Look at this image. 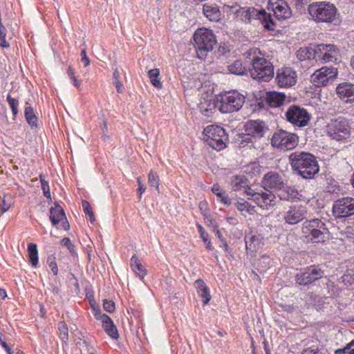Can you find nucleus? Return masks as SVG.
Here are the masks:
<instances>
[{
	"mask_svg": "<svg viewBox=\"0 0 354 354\" xmlns=\"http://www.w3.org/2000/svg\"><path fill=\"white\" fill-rule=\"evenodd\" d=\"M289 160L294 171L305 179H311L319 171L315 157L306 152H294L289 156Z\"/></svg>",
	"mask_w": 354,
	"mask_h": 354,
	"instance_id": "1",
	"label": "nucleus"
},
{
	"mask_svg": "<svg viewBox=\"0 0 354 354\" xmlns=\"http://www.w3.org/2000/svg\"><path fill=\"white\" fill-rule=\"evenodd\" d=\"M194 39L198 57L200 59H204L216 44L214 34L207 28L198 29L194 35Z\"/></svg>",
	"mask_w": 354,
	"mask_h": 354,
	"instance_id": "2",
	"label": "nucleus"
},
{
	"mask_svg": "<svg viewBox=\"0 0 354 354\" xmlns=\"http://www.w3.org/2000/svg\"><path fill=\"white\" fill-rule=\"evenodd\" d=\"M308 12L317 22L331 23L334 21L337 8L329 2H315L308 6Z\"/></svg>",
	"mask_w": 354,
	"mask_h": 354,
	"instance_id": "3",
	"label": "nucleus"
},
{
	"mask_svg": "<svg viewBox=\"0 0 354 354\" xmlns=\"http://www.w3.org/2000/svg\"><path fill=\"white\" fill-rule=\"evenodd\" d=\"M244 102V95L236 90H230L218 95V110L222 113L237 111L242 107Z\"/></svg>",
	"mask_w": 354,
	"mask_h": 354,
	"instance_id": "4",
	"label": "nucleus"
},
{
	"mask_svg": "<svg viewBox=\"0 0 354 354\" xmlns=\"http://www.w3.org/2000/svg\"><path fill=\"white\" fill-rule=\"evenodd\" d=\"M251 64L250 75L258 82H268L274 77L273 66L266 58L254 57L252 59Z\"/></svg>",
	"mask_w": 354,
	"mask_h": 354,
	"instance_id": "5",
	"label": "nucleus"
},
{
	"mask_svg": "<svg viewBox=\"0 0 354 354\" xmlns=\"http://www.w3.org/2000/svg\"><path fill=\"white\" fill-rule=\"evenodd\" d=\"M203 140L214 149L221 151L226 147L227 135L222 127L209 125L203 130Z\"/></svg>",
	"mask_w": 354,
	"mask_h": 354,
	"instance_id": "6",
	"label": "nucleus"
},
{
	"mask_svg": "<svg viewBox=\"0 0 354 354\" xmlns=\"http://www.w3.org/2000/svg\"><path fill=\"white\" fill-rule=\"evenodd\" d=\"M245 192L248 196V200L253 201L263 209L268 210L274 207L277 204L275 195L268 190L267 192H263L261 189L259 191L257 189L249 187L245 189Z\"/></svg>",
	"mask_w": 354,
	"mask_h": 354,
	"instance_id": "7",
	"label": "nucleus"
},
{
	"mask_svg": "<svg viewBox=\"0 0 354 354\" xmlns=\"http://www.w3.org/2000/svg\"><path fill=\"white\" fill-rule=\"evenodd\" d=\"M298 142L297 134L282 129L275 131L271 139L272 145L281 150H291L297 146Z\"/></svg>",
	"mask_w": 354,
	"mask_h": 354,
	"instance_id": "8",
	"label": "nucleus"
},
{
	"mask_svg": "<svg viewBox=\"0 0 354 354\" xmlns=\"http://www.w3.org/2000/svg\"><path fill=\"white\" fill-rule=\"evenodd\" d=\"M214 90H203L201 93L198 108L201 114L209 119L213 116L216 108L218 109V103H217L218 95L214 94Z\"/></svg>",
	"mask_w": 354,
	"mask_h": 354,
	"instance_id": "9",
	"label": "nucleus"
},
{
	"mask_svg": "<svg viewBox=\"0 0 354 354\" xmlns=\"http://www.w3.org/2000/svg\"><path fill=\"white\" fill-rule=\"evenodd\" d=\"M333 215L336 218L354 215V198L347 196L335 201L333 205Z\"/></svg>",
	"mask_w": 354,
	"mask_h": 354,
	"instance_id": "10",
	"label": "nucleus"
},
{
	"mask_svg": "<svg viewBox=\"0 0 354 354\" xmlns=\"http://www.w3.org/2000/svg\"><path fill=\"white\" fill-rule=\"evenodd\" d=\"M337 70L333 67H322L317 70L310 77V81L315 87L326 86L337 77Z\"/></svg>",
	"mask_w": 354,
	"mask_h": 354,
	"instance_id": "11",
	"label": "nucleus"
},
{
	"mask_svg": "<svg viewBox=\"0 0 354 354\" xmlns=\"http://www.w3.org/2000/svg\"><path fill=\"white\" fill-rule=\"evenodd\" d=\"M286 117L288 122L299 127L307 126L310 119L306 109L295 105L288 108Z\"/></svg>",
	"mask_w": 354,
	"mask_h": 354,
	"instance_id": "12",
	"label": "nucleus"
},
{
	"mask_svg": "<svg viewBox=\"0 0 354 354\" xmlns=\"http://www.w3.org/2000/svg\"><path fill=\"white\" fill-rule=\"evenodd\" d=\"M327 133L332 139H345L349 135L348 122L343 118L332 120L327 126Z\"/></svg>",
	"mask_w": 354,
	"mask_h": 354,
	"instance_id": "13",
	"label": "nucleus"
},
{
	"mask_svg": "<svg viewBox=\"0 0 354 354\" xmlns=\"http://www.w3.org/2000/svg\"><path fill=\"white\" fill-rule=\"evenodd\" d=\"M297 79V72L290 67H283L277 71L275 80L281 88H289L295 86Z\"/></svg>",
	"mask_w": 354,
	"mask_h": 354,
	"instance_id": "14",
	"label": "nucleus"
},
{
	"mask_svg": "<svg viewBox=\"0 0 354 354\" xmlns=\"http://www.w3.org/2000/svg\"><path fill=\"white\" fill-rule=\"evenodd\" d=\"M317 62L322 63L334 62L337 60L339 50L333 44H320L317 45Z\"/></svg>",
	"mask_w": 354,
	"mask_h": 354,
	"instance_id": "15",
	"label": "nucleus"
},
{
	"mask_svg": "<svg viewBox=\"0 0 354 354\" xmlns=\"http://www.w3.org/2000/svg\"><path fill=\"white\" fill-rule=\"evenodd\" d=\"M324 275V272L315 266L308 268L304 272L297 274L296 281L299 285L306 286L313 281L321 279Z\"/></svg>",
	"mask_w": 354,
	"mask_h": 354,
	"instance_id": "16",
	"label": "nucleus"
},
{
	"mask_svg": "<svg viewBox=\"0 0 354 354\" xmlns=\"http://www.w3.org/2000/svg\"><path fill=\"white\" fill-rule=\"evenodd\" d=\"M307 208L303 205H294L284 214V220L290 225H295L306 218Z\"/></svg>",
	"mask_w": 354,
	"mask_h": 354,
	"instance_id": "17",
	"label": "nucleus"
},
{
	"mask_svg": "<svg viewBox=\"0 0 354 354\" xmlns=\"http://www.w3.org/2000/svg\"><path fill=\"white\" fill-rule=\"evenodd\" d=\"M269 6L279 20L288 19L292 15L291 9L284 0H270Z\"/></svg>",
	"mask_w": 354,
	"mask_h": 354,
	"instance_id": "18",
	"label": "nucleus"
},
{
	"mask_svg": "<svg viewBox=\"0 0 354 354\" xmlns=\"http://www.w3.org/2000/svg\"><path fill=\"white\" fill-rule=\"evenodd\" d=\"M250 23L252 19L259 20L263 27L268 30H273L274 23L270 14H268L263 9L257 10L250 8Z\"/></svg>",
	"mask_w": 354,
	"mask_h": 354,
	"instance_id": "19",
	"label": "nucleus"
},
{
	"mask_svg": "<svg viewBox=\"0 0 354 354\" xmlns=\"http://www.w3.org/2000/svg\"><path fill=\"white\" fill-rule=\"evenodd\" d=\"M50 219L55 226L61 223L64 230H68L70 228L64 211L58 203H55V206L50 209Z\"/></svg>",
	"mask_w": 354,
	"mask_h": 354,
	"instance_id": "20",
	"label": "nucleus"
},
{
	"mask_svg": "<svg viewBox=\"0 0 354 354\" xmlns=\"http://www.w3.org/2000/svg\"><path fill=\"white\" fill-rule=\"evenodd\" d=\"M283 180L281 176L275 172H268L266 174L262 180L263 187L268 190L281 189L283 187Z\"/></svg>",
	"mask_w": 354,
	"mask_h": 354,
	"instance_id": "21",
	"label": "nucleus"
},
{
	"mask_svg": "<svg viewBox=\"0 0 354 354\" xmlns=\"http://www.w3.org/2000/svg\"><path fill=\"white\" fill-rule=\"evenodd\" d=\"M245 127L248 135L256 137H263L268 130L266 123L260 120H249Z\"/></svg>",
	"mask_w": 354,
	"mask_h": 354,
	"instance_id": "22",
	"label": "nucleus"
},
{
	"mask_svg": "<svg viewBox=\"0 0 354 354\" xmlns=\"http://www.w3.org/2000/svg\"><path fill=\"white\" fill-rule=\"evenodd\" d=\"M286 100V95L275 91L266 93V101L272 107H278L283 104Z\"/></svg>",
	"mask_w": 354,
	"mask_h": 354,
	"instance_id": "23",
	"label": "nucleus"
},
{
	"mask_svg": "<svg viewBox=\"0 0 354 354\" xmlns=\"http://www.w3.org/2000/svg\"><path fill=\"white\" fill-rule=\"evenodd\" d=\"M204 15L212 21H218L221 18V12L216 5L205 3L203 6Z\"/></svg>",
	"mask_w": 354,
	"mask_h": 354,
	"instance_id": "24",
	"label": "nucleus"
},
{
	"mask_svg": "<svg viewBox=\"0 0 354 354\" xmlns=\"http://www.w3.org/2000/svg\"><path fill=\"white\" fill-rule=\"evenodd\" d=\"M317 45L314 47L300 48L297 51V57L299 60L315 59L317 61Z\"/></svg>",
	"mask_w": 354,
	"mask_h": 354,
	"instance_id": "25",
	"label": "nucleus"
},
{
	"mask_svg": "<svg viewBox=\"0 0 354 354\" xmlns=\"http://www.w3.org/2000/svg\"><path fill=\"white\" fill-rule=\"evenodd\" d=\"M324 226H326L325 223L320 219L315 218L310 221L308 220L303 224L302 232L306 235V237H308V232H310L312 229H324Z\"/></svg>",
	"mask_w": 354,
	"mask_h": 354,
	"instance_id": "26",
	"label": "nucleus"
},
{
	"mask_svg": "<svg viewBox=\"0 0 354 354\" xmlns=\"http://www.w3.org/2000/svg\"><path fill=\"white\" fill-rule=\"evenodd\" d=\"M103 317L104 320L102 322V327L106 333L113 339H118L119 335L118 330L111 319L109 316H104Z\"/></svg>",
	"mask_w": 354,
	"mask_h": 354,
	"instance_id": "27",
	"label": "nucleus"
},
{
	"mask_svg": "<svg viewBox=\"0 0 354 354\" xmlns=\"http://www.w3.org/2000/svg\"><path fill=\"white\" fill-rule=\"evenodd\" d=\"M130 264L133 271L139 276L140 279H144L147 274V270L140 263L138 257L134 254L130 260Z\"/></svg>",
	"mask_w": 354,
	"mask_h": 354,
	"instance_id": "28",
	"label": "nucleus"
},
{
	"mask_svg": "<svg viewBox=\"0 0 354 354\" xmlns=\"http://www.w3.org/2000/svg\"><path fill=\"white\" fill-rule=\"evenodd\" d=\"M328 232L326 226L324 227V229H312L311 232H308L309 236L308 238L316 243L324 242Z\"/></svg>",
	"mask_w": 354,
	"mask_h": 354,
	"instance_id": "29",
	"label": "nucleus"
},
{
	"mask_svg": "<svg viewBox=\"0 0 354 354\" xmlns=\"http://www.w3.org/2000/svg\"><path fill=\"white\" fill-rule=\"evenodd\" d=\"M280 191L279 196L281 200L285 201H290L296 198L298 194V192L295 187L285 185V184H283V187L280 189Z\"/></svg>",
	"mask_w": 354,
	"mask_h": 354,
	"instance_id": "30",
	"label": "nucleus"
},
{
	"mask_svg": "<svg viewBox=\"0 0 354 354\" xmlns=\"http://www.w3.org/2000/svg\"><path fill=\"white\" fill-rule=\"evenodd\" d=\"M28 251L31 265L33 267H36L38 263V250L36 244L29 243L28 245Z\"/></svg>",
	"mask_w": 354,
	"mask_h": 354,
	"instance_id": "31",
	"label": "nucleus"
},
{
	"mask_svg": "<svg viewBox=\"0 0 354 354\" xmlns=\"http://www.w3.org/2000/svg\"><path fill=\"white\" fill-rule=\"evenodd\" d=\"M227 70L232 74L243 75L245 71V68L243 66L242 62L239 60H236L233 64L227 66Z\"/></svg>",
	"mask_w": 354,
	"mask_h": 354,
	"instance_id": "32",
	"label": "nucleus"
},
{
	"mask_svg": "<svg viewBox=\"0 0 354 354\" xmlns=\"http://www.w3.org/2000/svg\"><path fill=\"white\" fill-rule=\"evenodd\" d=\"M337 94L346 103L354 102V91L353 90H337Z\"/></svg>",
	"mask_w": 354,
	"mask_h": 354,
	"instance_id": "33",
	"label": "nucleus"
},
{
	"mask_svg": "<svg viewBox=\"0 0 354 354\" xmlns=\"http://www.w3.org/2000/svg\"><path fill=\"white\" fill-rule=\"evenodd\" d=\"M149 77L151 84L157 88L161 87L162 84L159 79L160 71L158 68H153L149 71L148 73Z\"/></svg>",
	"mask_w": 354,
	"mask_h": 354,
	"instance_id": "34",
	"label": "nucleus"
},
{
	"mask_svg": "<svg viewBox=\"0 0 354 354\" xmlns=\"http://www.w3.org/2000/svg\"><path fill=\"white\" fill-rule=\"evenodd\" d=\"M25 117L30 125L32 127H37V118L34 113L33 109L31 106H26Z\"/></svg>",
	"mask_w": 354,
	"mask_h": 354,
	"instance_id": "35",
	"label": "nucleus"
},
{
	"mask_svg": "<svg viewBox=\"0 0 354 354\" xmlns=\"http://www.w3.org/2000/svg\"><path fill=\"white\" fill-rule=\"evenodd\" d=\"M250 8H240L235 11V15L239 19L250 23Z\"/></svg>",
	"mask_w": 354,
	"mask_h": 354,
	"instance_id": "36",
	"label": "nucleus"
},
{
	"mask_svg": "<svg viewBox=\"0 0 354 354\" xmlns=\"http://www.w3.org/2000/svg\"><path fill=\"white\" fill-rule=\"evenodd\" d=\"M245 184V179L243 177L239 176H232L231 185L235 190L240 189Z\"/></svg>",
	"mask_w": 354,
	"mask_h": 354,
	"instance_id": "37",
	"label": "nucleus"
},
{
	"mask_svg": "<svg viewBox=\"0 0 354 354\" xmlns=\"http://www.w3.org/2000/svg\"><path fill=\"white\" fill-rule=\"evenodd\" d=\"M13 205L12 200L10 197L4 196L2 198L1 203H0V212L1 214L6 212Z\"/></svg>",
	"mask_w": 354,
	"mask_h": 354,
	"instance_id": "38",
	"label": "nucleus"
},
{
	"mask_svg": "<svg viewBox=\"0 0 354 354\" xmlns=\"http://www.w3.org/2000/svg\"><path fill=\"white\" fill-rule=\"evenodd\" d=\"M148 182L150 186H154L156 190L159 191V177L152 170L149 174Z\"/></svg>",
	"mask_w": 354,
	"mask_h": 354,
	"instance_id": "39",
	"label": "nucleus"
},
{
	"mask_svg": "<svg viewBox=\"0 0 354 354\" xmlns=\"http://www.w3.org/2000/svg\"><path fill=\"white\" fill-rule=\"evenodd\" d=\"M58 330L60 333L62 339L66 343L68 340V327L65 322H60L58 324Z\"/></svg>",
	"mask_w": 354,
	"mask_h": 354,
	"instance_id": "40",
	"label": "nucleus"
},
{
	"mask_svg": "<svg viewBox=\"0 0 354 354\" xmlns=\"http://www.w3.org/2000/svg\"><path fill=\"white\" fill-rule=\"evenodd\" d=\"M335 354H354V340L348 343L344 348L335 351Z\"/></svg>",
	"mask_w": 354,
	"mask_h": 354,
	"instance_id": "41",
	"label": "nucleus"
},
{
	"mask_svg": "<svg viewBox=\"0 0 354 354\" xmlns=\"http://www.w3.org/2000/svg\"><path fill=\"white\" fill-rule=\"evenodd\" d=\"M82 203L84 213L88 215L91 222L93 223L95 221V216L93 212L91 209L89 203L86 200H83Z\"/></svg>",
	"mask_w": 354,
	"mask_h": 354,
	"instance_id": "42",
	"label": "nucleus"
},
{
	"mask_svg": "<svg viewBox=\"0 0 354 354\" xmlns=\"http://www.w3.org/2000/svg\"><path fill=\"white\" fill-rule=\"evenodd\" d=\"M7 101L12 109V112L14 117H16V115L18 113V109H17V106L19 104L18 100L12 98L10 95H8L7 97Z\"/></svg>",
	"mask_w": 354,
	"mask_h": 354,
	"instance_id": "43",
	"label": "nucleus"
},
{
	"mask_svg": "<svg viewBox=\"0 0 354 354\" xmlns=\"http://www.w3.org/2000/svg\"><path fill=\"white\" fill-rule=\"evenodd\" d=\"M256 243L259 244V239L255 236L250 237V241H245L247 250L252 252L256 250Z\"/></svg>",
	"mask_w": 354,
	"mask_h": 354,
	"instance_id": "44",
	"label": "nucleus"
},
{
	"mask_svg": "<svg viewBox=\"0 0 354 354\" xmlns=\"http://www.w3.org/2000/svg\"><path fill=\"white\" fill-rule=\"evenodd\" d=\"M6 28L4 26H0V46L3 48L9 47L8 42L6 40Z\"/></svg>",
	"mask_w": 354,
	"mask_h": 354,
	"instance_id": "45",
	"label": "nucleus"
},
{
	"mask_svg": "<svg viewBox=\"0 0 354 354\" xmlns=\"http://www.w3.org/2000/svg\"><path fill=\"white\" fill-rule=\"evenodd\" d=\"M120 75L118 69H115L113 74V84L116 87V88H120L123 86L121 81H120Z\"/></svg>",
	"mask_w": 354,
	"mask_h": 354,
	"instance_id": "46",
	"label": "nucleus"
},
{
	"mask_svg": "<svg viewBox=\"0 0 354 354\" xmlns=\"http://www.w3.org/2000/svg\"><path fill=\"white\" fill-rule=\"evenodd\" d=\"M198 294L203 298L204 304H207L211 299L209 288H207L203 290L198 291Z\"/></svg>",
	"mask_w": 354,
	"mask_h": 354,
	"instance_id": "47",
	"label": "nucleus"
},
{
	"mask_svg": "<svg viewBox=\"0 0 354 354\" xmlns=\"http://www.w3.org/2000/svg\"><path fill=\"white\" fill-rule=\"evenodd\" d=\"M104 309L109 312L112 313L115 310V303L111 300L104 299L103 302Z\"/></svg>",
	"mask_w": 354,
	"mask_h": 354,
	"instance_id": "48",
	"label": "nucleus"
},
{
	"mask_svg": "<svg viewBox=\"0 0 354 354\" xmlns=\"http://www.w3.org/2000/svg\"><path fill=\"white\" fill-rule=\"evenodd\" d=\"M55 257H49L48 258V266L50 268L52 272H53V274L55 275H57V273H58V268H57V263H55Z\"/></svg>",
	"mask_w": 354,
	"mask_h": 354,
	"instance_id": "49",
	"label": "nucleus"
},
{
	"mask_svg": "<svg viewBox=\"0 0 354 354\" xmlns=\"http://www.w3.org/2000/svg\"><path fill=\"white\" fill-rule=\"evenodd\" d=\"M235 206L236 207L237 209L241 212H244L246 211L247 207H250V203L247 201H243L235 203Z\"/></svg>",
	"mask_w": 354,
	"mask_h": 354,
	"instance_id": "50",
	"label": "nucleus"
},
{
	"mask_svg": "<svg viewBox=\"0 0 354 354\" xmlns=\"http://www.w3.org/2000/svg\"><path fill=\"white\" fill-rule=\"evenodd\" d=\"M62 244L68 248L71 254L75 253L74 245L71 243L69 238L65 237L62 240Z\"/></svg>",
	"mask_w": 354,
	"mask_h": 354,
	"instance_id": "51",
	"label": "nucleus"
},
{
	"mask_svg": "<svg viewBox=\"0 0 354 354\" xmlns=\"http://www.w3.org/2000/svg\"><path fill=\"white\" fill-rule=\"evenodd\" d=\"M94 311V316L97 319H100L102 322L104 320V316H107L106 314H102L100 309L98 306H93Z\"/></svg>",
	"mask_w": 354,
	"mask_h": 354,
	"instance_id": "52",
	"label": "nucleus"
},
{
	"mask_svg": "<svg viewBox=\"0 0 354 354\" xmlns=\"http://www.w3.org/2000/svg\"><path fill=\"white\" fill-rule=\"evenodd\" d=\"M197 227H198V231L200 232L201 238L202 239V240L203 241L204 243H206L207 241V239H208L207 233L205 232L203 227L202 225H201L200 224H197Z\"/></svg>",
	"mask_w": 354,
	"mask_h": 354,
	"instance_id": "53",
	"label": "nucleus"
},
{
	"mask_svg": "<svg viewBox=\"0 0 354 354\" xmlns=\"http://www.w3.org/2000/svg\"><path fill=\"white\" fill-rule=\"evenodd\" d=\"M41 188L44 192V195L48 198H50V187L48 182H44L41 184Z\"/></svg>",
	"mask_w": 354,
	"mask_h": 354,
	"instance_id": "54",
	"label": "nucleus"
},
{
	"mask_svg": "<svg viewBox=\"0 0 354 354\" xmlns=\"http://www.w3.org/2000/svg\"><path fill=\"white\" fill-rule=\"evenodd\" d=\"M221 202L223 203L225 205L229 206L231 204V200L230 197L227 195L223 194V192H221V196H217Z\"/></svg>",
	"mask_w": 354,
	"mask_h": 354,
	"instance_id": "55",
	"label": "nucleus"
},
{
	"mask_svg": "<svg viewBox=\"0 0 354 354\" xmlns=\"http://www.w3.org/2000/svg\"><path fill=\"white\" fill-rule=\"evenodd\" d=\"M81 56H82L81 61L84 64V66H88L90 64V60H89L88 57L86 56V49H84L82 50Z\"/></svg>",
	"mask_w": 354,
	"mask_h": 354,
	"instance_id": "56",
	"label": "nucleus"
},
{
	"mask_svg": "<svg viewBox=\"0 0 354 354\" xmlns=\"http://www.w3.org/2000/svg\"><path fill=\"white\" fill-rule=\"evenodd\" d=\"M137 182L138 184L139 198H141L142 194L145 191L146 187L142 183L140 177L137 178Z\"/></svg>",
	"mask_w": 354,
	"mask_h": 354,
	"instance_id": "57",
	"label": "nucleus"
},
{
	"mask_svg": "<svg viewBox=\"0 0 354 354\" xmlns=\"http://www.w3.org/2000/svg\"><path fill=\"white\" fill-rule=\"evenodd\" d=\"M196 287L198 289V291L203 290L207 288V286L205 282L202 279H198L195 281Z\"/></svg>",
	"mask_w": 354,
	"mask_h": 354,
	"instance_id": "58",
	"label": "nucleus"
},
{
	"mask_svg": "<svg viewBox=\"0 0 354 354\" xmlns=\"http://www.w3.org/2000/svg\"><path fill=\"white\" fill-rule=\"evenodd\" d=\"M306 3L307 0H291V4L295 6L298 9L301 8Z\"/></svg>",
	"mask_w": 354,
	"mask_h": 354,
	"instance_id": "59",
	"label": "nucleus"
},
{
	"mask_svg": "<svg viewBox=\"0 0 354 354\" xmlns=\"http://www.w3.org/2000/svg\"><path fill=\"white\" fill-rule=\"evenodd\" d=\"M301 354H324L319 349L307 348L303 351Z\"/></svg>",
	"mask_w": 354,
	"mask_h": 354,
	"instance_id": "60",
	"label": "nucleus"
},
{
	"mask_svg": "<svg viewBox=\"0 0 354 354\" xmlns=\"http://www.w3.org/2000/svg\"><path fill=\"white\" fill-rule=\"evenodd\" d=\"M211 223L213 224L212 221H211ZM212 227H213V230L214 232H215L216 233V235L217 236V237L219 239V240L223 242V241H225V239L223 238V236L221 234V232H220V230H218V225L216 224L215 225H212Z\"/></svg>",
	"mask_w": 354,
	"mask_h": 354,
	"instance_id": "61",
	"label": "nucleus"
},
{
	"mask_svg": "<svg viewBox=\"0 0 354 354\" xmlns=\"http://www.w3.org/2000/svg\"><path fill=\"white\" fill-rule=\"evenodd\" d=\"M212 192L216 196H221V189L218 184H214L212 187Z\"/></svg>",
	"mask_w": 354,
	"mask_h": 354,
	"instance_id": "62",
	"label": "nucleus"
},
{
	"mask_svg": "<svg viewBox=\"0 0 354 354\" xmlns=\"http://www.w3.org/2000/svg\"><path fill=\"white\" fill-rule=\"evenodd\" d=\"M0 342H1V344L2 345V346L6 349L8 354L12 353V351L11 348L9 347V346L8 345V344L6 342L3 341L1 339V338H0Z\"/></svg>",
	"mask_w": 354,
	"mask_h": 354,
	"instance_id": "63",
	"label": "nucleus"
},
{
	"mask_svg": "<svg viewBox=\"0 0 354 354\" xmlns=\"http://www.w3.org/2000/svg\"><path fill=\"white\" fill-rule=\"evenodd\" d=\"M282 308L288 312L292 313L295 310V307L292 305H282Z\"/></svg>",
	"mask_w": 354,
	"mask_h": 354,
	"instance_id": "64",
	"label": "nucleus"
}]
</instances>
